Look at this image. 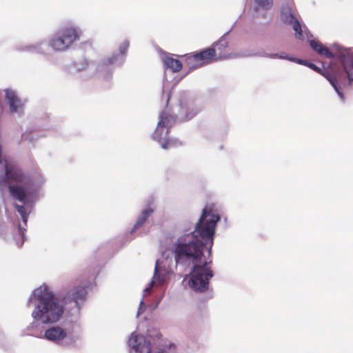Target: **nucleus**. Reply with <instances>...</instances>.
I'll list each match as a JSON object with an SVG mask.
<instances>
[{"instance_id": "nucleus-1", "label": "nucleus", "mask_w": 353, "mask_h": 353, "mask_svg": "<svg viewBox=\"0 0 353 353\" xmlns=\"http://www.w3.org/2000/svg\"><path fill=\"white\" fill-rule=\"evenodd\" d=\"M220 219L218 214L205 208L194 231L172 240L170 245L162 252L161 258L156 261L152 279L143 290V296L152 292L154 285H163L168 276L174 273L178 265H192L188 281L191 290L203 292L208 289L213 273L211 261L206 259L204 252L210 254L213 236Z\"/></svg>"}, {"instance_id": "nucleus-2", "label": "nucleus", "mask_w": 353, "mask_h": 353, "mask_svg": "<svg viewBox=\"0 0 353 353\" xmlns=\"http://www.w3.org/2000/svg\"><path fill=\"white\" fill-rule=\"evenodd\" d=\"M87 297L84 285L70 286L60 299L49 285L43 283L30 294L27 305L31 317L38 324L48 325L40 338L69 348L77 342L74 331L79 328L81 305Z\"/></svg>"}, {"instance_id": "nucleus-3", "label": "nucleus", "mask_w": 353, "mask_h": 353, "mask_svg": "<svg viewBox=\"0 0 353 353\" xmlns=\"http://www.w3.org/2000/svg\"><path fill=\"white\" fill-rule=\"evenodd\" d=\"M336 48V61L332 69V74L324 73L325 78L330 82L341 101L345 100L342 87L350 88L353 83V51Z\"/></svg>"}, {"instance_id": "nucleus-4", "label": "nucleus", "mask_w": 353, "mask_h": 353, "mask_svg": "<svg viewBox=\"0 0 353 353\" xmlns=\"http://www.w3.org/2000/svg\"><path fill=\"white\" fill-rule=\"evenodd\" d=\"M174 346L173 343L167 345L156 329L148 330L145 334L134 331L128 340L129 353H165Z\"/></svg>"}, {"instance_id": "nucleus-5", "label": "nucleus", "mask_w": 353, "mask_h": 353, "mask_svg": "<svg viewBox=\"0 0 353 353\" xmlns=\"http://www.w3.org/2000/svg\"><path fill=\"white\" fill-rule=\"evenodd\" d=\"M296 14V9L292 0H287L281 4L279 9L280 19L283 23L292 26L296 38L303 40L305 37H307L310 47L319 55L326 58H333L334 57V53L329 49L323 46L319 41L309 39L307 28L300 23Z\"/></svg>"}, {"instance_id": "nucleus-6", "label": "nucleus", "mask_w": 353, "mask_h": 353, "mask_svg": "<svg viewBox=\"0 0 353 353\" xmlns=\"http://www.w3.org/2000/svg\"><path fill=\"white\" fill-rule=\"evenodd\" d=\"M82 32L74 23L68 22L48 40V46L54 52H65L80 40Z\"/></svg>"}, {"instance_id": "nucleus-7", "label": "nucleus", "mask_w": 353, "mask_h": 353, "mask_svg": "<svg viewBox=\"0 0 353 353\" xmlns=\"http://www.w3.org/2000/svg\"><path fill=\"white\" fill-rule=\"evenodd\" d=\"M174 122V117L170 115L166 110H163L159 114V121L153 133L152 138L164 150L169 149L174 145V140L168 138L169 128Z\"/></svg>"}, {"instance_id": "nucleus-8", "label": "nucleus", "mask_w": 353, "mask_h": 353, "mask_svg": "<svg viewBox=\"0 0 353 353\" xmlns=\"http://www.w3.org/2000/svg\"><path fill=\"white\" fill-rule=\"evenodd\" d=\"M4 92L5 99L10 112L14 116H21L23 112L26 100L21 98L17 92L13 89H5Z\"/></svg>"}, {"instance_id": "nucleus-9", "label": "nucleus", "mask_w": 353, "mask_h": 353, "mask_svg": "<svg viewBox=\"0 0 353 353\" xmlns=\"http://www.w3.org/2000/svg\"><path fill=\"white\" fill-rule=\"evenodd\" d=\"M103 59L98 63L94 61H88L86 59H81L74 63V67L77 72H85L88 77H92L97 73L101 75L105 70L106 65H103Z\"/></svg>"}, {"instance_id": "nucleus-10", "label": "nucleus", "mask_w": 353, "mask_h": 353, "mask_svg": "<svg viewBox=\"0 0 353 353\" xmlns=\"http://www.w3.org/2000/svg\"><path fill=\"white\" fill-rule=\"evenodd\" d=\"M214 55V50L205 49L200 52L188 55L186 63L190 69H195L213 60Z\"/></svg>"}, {"instance_id": "nucleus-11", "label": "nucleus", "mask_w": 353, "mask_h": 353, "mask_svg": "<svg viewBox=\"0 0 353 353\" xmlns=\"http://www.w3.org/2000/svg\"><path fill=\"white\" fill-rule=\"evenodd\" d=\"M130 41L124 39L121 41L118 47V52L113 53L104 59H103V65L120 66L125 62V56L129 48Z\"/></svg>"}, {"instance_id": "nucleus-12", "label": "nucleus", "mask_w": 353, "mask_h": 353, "mask_svg": "<svg viewBox=\"0 0 353 353\" xmlns=\"http://www.w3.org/2000/svg\"><path fill=\"white\" fill-rule=\"evenodd\" d=\"M253 11L255 17L265 19L268 17V12L273 7V0H252Z\"/></svg>"}, {"instance_id": "nucleus-13", "label": "nucleus", "mask_w": 353, "mask_h": 353, "mask_svg": "<svg viewBox=\"0 0 353 353\" xmlns=\"http://www.w3.org/2000/svg\"><path fill=\"white\" fill-rule=\"evenodd\" d=\"M230 31L226 32L216 43L213 45L212 48H210L209 49H212L214 50V55L213 56V59L216 58L219 59H225V58H231L234 57L232 54H227L225 52V50L228 46V42L225 39V35L229 33Z\"/></svg>"}, {"instance_id": "nucleus-14", "label": "nucleus", "mask_w": 353, "mask_h": 353, "mask_svg": "<svg viewBox=\"0 0 353 353\" xmlns=\"http://www.w3.org/2000/svg\"><path fill=\"white\" fill-rule=\"evenodd\" d=\"M153 212L154 210L151 207H147L145 209H143L141 211V214L137 217V219L133 227L131 228L130 233L132 234L136 232L137 230L142 227L143 224L146 222L148 219L153 213Z\"/></svg>"}, {"instance_id": "nucleus-15", "label": "nucleus", "mask_w": 353, "mask_h": 353, "mask_svg": "<svg viewBox=\"0 0 353 353\" xmlns=\"http://www.w3.org/2000/svg\"><path fill=\"white\" fill-rule=\"evenodd\" d=\"M161 59L164 66L167 69H170L174 72L181 70L182 63L179 59H174L167 54H163Z\"/></svg>"}, {"instance_id": "nucleus-16", "label": "nucleus", "mask_w": 353, "mask_h": 353, "mask_svg": "<svg viewBox=\"0 0 353 353\" xmlns=\"http://www.w3.org/2000/svg\"><path fill=\"white\" fill-rule=\"evenodd\" d=\"M19 50L31 53L45 54L43 42H38L34 44L25 45L19 48Z\"/></svg>"}, {"instance_id": "nucleus-17", "label": "nucleus", "mask_w": 353, "mask_h": 353, "mask_svg": "<svg viewBox=\"0 0 353 353\" xmlns=\"http://www.w3.org/2000/svg\"><path fill=\"white\" fill-rule=\"evenodd\" d=\"M269 58L272 59H285L291 61V59L292 57H290L288 54L285 52H280V53H271L270 54Z\"/></svg>"}, {"instance_id": "nucleus-18", "label": "nucleus", "mask_w": 353, "mask_h": 353, "mask_svg": "<svg viewBox=\"0 0 353 353\" xmlns=\"http://www.w3.org/2000/svg\"><path fill=\"white\" fill-rule=\"evenodd\" d=\"M185 111L186 113L184 119L189 120L193 118L199 112V109L187 107Z\"/></svg>"}, {"instance_id": "nucleus-19", "label": "nucleus", "mask_w": 353, "mask_h": 353, "mask_svg": "<svg viewBox=\"0 0 353 353\" xmlns=\"http://www.w3.org/2000/svg\"><path fill=\"white\" fill-rule=\"evenodd\" d=\"M25 231H26V228L24 227H23L21 224H19V227H18V232H19V235L21 237V240L20 241H17L16 243H17V245L18 247H21L23 244V243H24V241H25V236H24Z\"/></svg>"}, {"instance_id": "nucleus-20", "label": "nucleus", "mask_w": 353, "mask_h": 353, "mask_svg": "<svg viewBox=\"0 0 353 353\" xmlns=\"http://www.w3.org/2000/svg\"><path fill=\"white\" fill-rule=\"evenodd\" d=\"M307 66L308 68L312 69L315 72L321 74L325 77V76L323 74L324 73L332 74V69L334 67V64L331 68V72H323V70L319 67H318L317 65H316L315 64H314L312 63H309L308 64H307Z\"/></svg>"}, {"instance_id": "nucleus-21", "label": "nucleus", "mask_w": 353, "mask_h": 353, "mask_svg": "<svg viewBox=\"0 0 353 353\" xmlns=\"http://www.w3.org/2000/svg\"><path fill=\"white\" fill-rule=\"evenodd\" d=\"M145 304L144 303L143 298L141 300L140 303H139V307L137 311V316H139L141 314H142L143 312V311L145 310Z\"/></svg>"}, {"instance_id": "nucleus-22", "label": "nucleus", "mask_w": 353, "mask_h": 353, "mask_svg": "<svg viewBox=\"0 0 353 353\" xmlns=\"http://www.w3.org/2000/svg\"><path fill=\"white\" fill-rule=\"evenodd\" d=\"M291 61L297 63L301 64V65H306V66H307V64L309 63L306 61H304V60H302V59H300L293 58V57H292V59H291Z\"/></svg>"}, {"instance_id": "nucleus-23", "label": "nucleus", "mask_w": 353, "mask_h": 353, "mask_svg": "<svg viewBox=\"0 0 353 353\" xmlns=\"http://www.w3.org/2000/svg\"><path fill=\"white\" fill-rule=\"evenodd\" d=\"M270 53H266L265 52H258L256 54H255L254 55L256 56H259V57H268L269 58V56Z\"/></svg>"}, {"instance_id": "nucleus-24", "label": "nucleus", "mask_w": 353, "mask_h": 353, "mask_svg": "<svg viewBox=\"0 0 353 353\" xmlns=\"http://www.w3.org/2000/svg\"><path fill=\"white\" fill-rule=\"evenodd\" d=\"M170 98V93H168L167 94V96H166V102H167V103H168Z\"/></svg>"}, {"instance_id": "nucleus-25", "label": "nucleus", "mask_w": 353, "mask_h": 353, "mask_svg": "<svg viewBox=\"0 0 353 353\" xmlns=\"http://www.w3.org/2000/svg\"><path fill=\"white\" fill-rule=\"evenodd\" d=\"M180 106H181V110L183 111L185 108L183 107V104L181 101H180Z\"/></svg>"}, {"instance_id": "nucleus-26", "label": "nucleus", "mask_w": 353, "mask_h": 353, "mask_svg": "<svg viewBox=\"0 0 353 353\" xmlns=\"http://www.w3.org/2000/svg\"><path fill=\"white\" fill-rule=\"evenodd\" d=\"M162 297H163V296H161L160 297V299H159V301L157 302V305H158V304H159V301L162 299Z\"/></svg>"}]
</instances>
